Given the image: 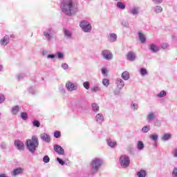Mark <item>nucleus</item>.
<instances>
[{
	"mask_svg": "<svg viewBox=\"0 0 177 177\" xmlns=\"http://www.w3.org/2000/svg\"><path fill=\"white\" fill-rule=\"evenodd\" d=\"M61 10L66 16H72L78 12V4L75 0H64L61 3Z\"/></svg>",
	"mask_w": 177,
	"mask_h": 177,
	"instance_id": "1",
	"label": "nucleus"
},
{
	"mask_svg": "<svg viewBox=\"0 0 177 177\" xmlns=\"http://www.w3.org/2000/svg\"><path fill=\"white\" fill-rule=\"evenodd\" d=\"M38 146H39V142H38V138L35 136H32V139L26 140V147L30 153H35Z\"/></svg>",
	"mask_w": 177,
	"mask_h": 177,
	"instance_id": "2",
	"label": "nucleus"
},
{
	"mask_svg": "<svg viewBox=\"0 0 177 177\" xmlns=\"http://www.w3.org/2000/svg\"><path fill=\"white\" fill-rule=\"evenodd\" d=\"M102 165H103V160L97 158L93 159L90 165L91 174H96Z\"/></svg>",
	"mask_w": 177,
	"mask_h": 177,
	"instance_id": "3",
	"label": "nucleus"
},
{
	"mask_svg": "<svg viewBox=\"0 0 177 177\" xmlns=\"http://www.w3.org/2000/svg\"><path fill=\"white\" fill-rule=\"evenodd\" d=\"M43 35L48 42H50L55 38V30L52 28H48L43 32Z\"/></svg>",
	"mask_w": 177,
	"mask_h": 177,
	"instance_id": "4",
	"label": "nucleus"
},
{
	"mask_svg": "<svg viewBox=\"0 0 177 177\" xmlns=\"http://www.w3.org/2000/svg\"><path fill=\"white\" fill-rule=\"evenodd\" d=\"M120 163L121 167L123 168H127V167H129V164H131L129 156L127 155H122L120 158Z\"/></svg>",
	"mask_w": 177,
	"mask_h": 177,
	"instance_id": "5",
	"label": "nucleus"
},
{
	"mask_svg": "<svg viewBox=\"0 0 177 177\" xmlns=\"http://www.w3.org/2000/svg\"><path fill=\"white\" fill-rule=\"evenodd\" d=\"M80 26L84 32H91V31H92V26L89 22L85 20L82 21Z\"/></svg>",
	"mask_w": 177,
	"mask_h": 177,
	"instance_id": "6",
	"label": "nucleus"
},
{
	"mask_svg": "<svg viewBox=\"0 0 177 177\" xmlns=\"http://www.w3.org/2000/svg\"><path fill=\"white\" fill-rule=\"evenodd\" d=\"M102 56L105 60L113 59V53L109 50H103L102 51Z\"/></svg>",
	"mask_w": 177,
	"mask_h": 177,
	"instance_id": "7",
	"label": "nucleus"
},
{
	"mask_svg": "<svg viewBox=\"0 0 177 177\" xmlns=\"http://www.w3.org/2000/svg\"><path fill=\"white\" fill-rule=\"evenodd\" d=\"M66 88L69 92H73V91H77L78 89V86L71 82H68L66 84Z\"/></svg>",
	"mask_w": 177,
	"mask_h": 177,
	"instance_id": "8",
	"label": "nucleus"
},
{
	"mask_svg": "<svg viewBox=\"0 0 177 177\" xmlns=\"http://www.w3.org/2000/svg\"><path fill=\"white\" fill-rule=\"evenodd\" d=\"M115 85L117 86L118 89H119V91H121L124 88V86H125V83H124V80H122V79L118 78L115 80Z\"/></svg>",
	"mask_w": 177,
	"mask_h": 177,
	"instance_id": "9",
	"label": "nucleus"
},
{
	"mask_svg": "<svg viewBox=\"0 0 177 177\" xmlns=\"http://www.w3.org/2000/svg\"><path fill=\"white\" fill-rule=\"evenodd\" d=\"M54 150L60 156H64V149L62 146L57 145H54Z\"/></svg>",
	"mask_w": 177,
	"mask_h": 177,
	"instance_id": "10",
	"label": "nucleus"
},
{
	"mask_svg": "<svg viewBox=\"0 0 177 177\" xmlns=\"http://www.w3.org/2000/svg\"><path fill=\"white\" fill-rule=\"evenodd\" d=\"M40 138L43 142H46V143H50V136L48 135L46 133H41L40 136Z\"/></svg>",
	"mask_w": 177,
	"mask_h": 177,
	"instance_id": "11",
	"label": "nucleus"
},
{
	"mask_svg": "<svg viewBox=\"0 0 177 177\" xmlns=\"http://www.w3.org/2000/svg\"><path fill=\"white\" fill-rule=\"evenodd\" d=\"M15 145L19 151H23L24 150V143L20 140H15Z\"/></svg>",
	"mask_w": 177,
	"mask_h": 177,
	"instance_id": "12",
	"label": "nucleus"
},
{
	"mask_svg": "<svg viewBox=\"0 0 177 177\" xmlns=\"http://www.w3.org/2000/svg\"><path fill=\"white\" fill-rule=\"evenodd\" d=\"M64 35L66 39H71L73 38V32L68 29H64Z\"/></svg>",
	"mask_w": 177,
	"mask_h": 177,
	"instance_id": "13",
	"label": "nucleus"
},
{
	"mask_svg": "<svg viewBox=\"0 0 177 177\" xmlns=\"http://www.w3.org/2000/svg\"><path fill=\"white\" fill-rule=\"evenodd\" d=\"M127 59L129 60V62H133V60L136 59V55L133 52L130 51L127 55Z\"/></svg>",
	"mask_w": 177,
	"mask_h": 177,
	"instance_id": "14",
	"label": "nucleus"
},
{
	"mask_svg": "<svg viewBox=\"0 0 177 177\" xmlns=\"http://www.w3.org/2000/svg\"><path fill=\"white\" fill-rule=\"evenodd\" d=\"M95 121L97 124H102L104 121V117L102 113H97L95 116Z\"/></svg>",
	"mask_w": 177,
	"mask_h": 177,
	"instance_id": "15",
	"label": "nucleus"
},
{
	"mask_svg": "<svg viewBox=\"0 0 177 177\" xmlns=\"http://www.w3.org/2000/svg\"><path fill=\"white\" fill-rule=\"evenodd\" d=\"M106 143L109 147H111L112 149L115 147L117 146V142L115 140H111V138H108L106 140Z\"/></svg>",
	"mask_w": 177,
	"mask_h": 177,
	"instance_id": "16",
	"label": "nucleus"
},
{
	"mask_svg": "<svg viewBox=\"0 0 177 177\" xmlns=\"http://www.w3.org/2000/svg\"><path fill=\"white\" fill-rule=\"evenodd\" d=\"M109 42H115L117 41V35L115 33H110L108 36Z\"/></svg>",
	"mask_w": 177,
	"mask_h": 177,
	"instance_id": "17",
	"label": "nucleus"
},
{
	"mask_svg": "<svg viewBox=\"0 0 177 177\" xmlns=\"http://www.w3.org/2000/svg\"><path fill=\"white\" fill-rule=\"evenodd\" d=\"M1 45L6 46L9 44V37L8 35L4 36L0 41Z\"/></svg>",
	"mask_w": 177,
	"mask_h": 177,
	"instance_id": "18",
	"label": "nucleus"
},
{
	"mask_svg": "<svg viewBox=\"0 0 177 177\" xmlns=\"http://www.w3.org/2000/svg\"><path fill=\"white\" fill-rule=\"evenodd\" d=\"M129 13L133 15V16H136V15H139V7H134L131 10H129Z\"/></svg>",
	"mask_w": 177,
	"mask_h": 177,
	"instance_id": "19",
	"label": "nucleus"
},
{
	"mask_svg": "<svg viewBox=\"0 0 177 177\" xmlns=\"http://www.w3.org/2000/svg\"><path fill=\"white\" fill-rule=\"evenodd\" d=\"M101 91H102V88H100V86L99 84H97L91 88V91L93 92V93L100 92Z\"/></svg>",
	"mask_w": 177,
	"mask_h": 177,
	"instance_id": "20",
	"label": "nucleus"
},
{
	"mask_svg": "<svg viewBox=\"0 0 177 177\" xmlns=\"http://www.w3.org/2000/svg\"><path fill=\"white\" fill-rule=\"evenodd\" d=\"M138 38H139L141 44H145L146 42V37H145V35H143V33L139 32H138Z\"/></svg>",
	"mask_w": 177,
	"mask_h": 177,
	"instance_id": "21",
	"label": "nucleus"
},
{
	"mask_svg": "<svg viewBox=\"0 0 177 177\" xmlns=\"http://www.w3.org/2000/svg\"><path fill=\"white\" fill-rule=\"evenodd\" d=\"M154 118H156V115L154 114V113H150L147 117V120L148 122H151V121H153Z\"/></svg>",
	"mask_w": 177,
	"mask_h": 177,
	"instance_id": "22",
	"label": "nucleus"
},
{
	"mask_svg": "<svg viewBox=\"0 0 177 177\" xmlns=\"http://www.w3.org/2000/svg\"><path fill=\"white\" fill-rule=\"evenodd\" d=\"M122 80H124V81H128V79L129 78V73L128 71H124L122 73Z\"/></svg>",
	"mask_w": 177,
	"mask_h": 177,
	"instance_id": "23",
	"label": "nucleus"
},
{
	"mask_svg": "<svg viewBox=\"0 0 177 177\" xmlns=\"http://www.w3.org/2000/svg\"><path fill=\"white\" fill-rule=\"evenodd\" d=\"M21 172H23V169L21 168L15 169L12 171V175L13 176H17V175H19V174H21Z\"/></svg>",
	"mask_w": 177,
	"mask_h": 177,
	"instance_id": "24",
	"label": "nucleus"
},
{
	"mask_svg": "<svg viewBox=\"0 0 177 177\" xmlns=\"http://www.w3.org/2000/svg\"><path fill=\"white\" fill-rule=\"evenodd\" d=\"M149 49L153 53H156V52H158V48L157 47V46L153 44L149 46Z\"/></svg>",
	"mask_w": 177,
	"mask_h": 177,
	"instance_id": "25",
	"label": "nucleus"
},
{
	"mask_svg": "<svg viewBox=\"0 0 177 177\" xmlns=\"http://www.w3.org/2000/svg\"><path fill=\"white\" fill-rule=\"evenodd\" d=\"M93 111H95V113H97L99 111V105L96 104V102H94L91 105Z\"/></svg>",
	"mask_w": 177,
	"mask_h": 177,
	"instance_id": "26",
	"label": "nucleus"
},
{
	"mask_svg": "<svg viewBox=\"0 0 177 177\" xmlns=\"http://www.w3.org/2000/svg\"><path fill=\"white\" fill-rule=\"evenodd\" d=\"M149 131H150V126L149 125L144 126L141 129V132L142 133H147V132H149Z\"/></svg>",
	"mask_w": 177,
	"mask_h": 177,
	"instance_id": "27",
	"label": "nucleus"
},
{
	"mask_svg": "<svg viewBox=\"0 0 177 177\" xmlns=\"http://www.w3.org/2000/svg\"><path fill=\"white\" fill-rule=\"evenodd\" d=\"M137 147L138 150L142 151L143 150V149H145V144H143V142L142 141H138L137 144Z\"/></svg>",
	"mask_w": 177,
	"mask_h": 177,
	"instance_id": "28",
	"label": "nucleus"
},
{
	"mask_svg": "<svg viewBox=\"0 0 177 177\" xmlns=\"http://www.w3.org/2000/svg\"><path fill=\"white\" fill-rule=\"evenodd\" d=\"M153 9L156 13H161V12H162V7L160 6H156Z\"/></svg>",
	"mask_w": 177,
	"mask_h": 177,
	"instance_id": "29",
	"label": "nucleus"
},
{
	"mask_svg": "<svg viewBox=\"0 0 177 177\" xmlns=\"http://www.w3.org/2000/svg\"><path fill=\"white\" fill-rule=\"evenodd\" d=\"M171 136V133H165L162 137V140H169Z\"/></svg>",
	"mask_w": 177,
	"mask_h": 177,
	"instance_id": "30",
	"label": "nucleus"
},
{
	"mask_svg": "<svg viewBox=\"0 0 177 177\" xmlns=\"http://www.w3.org/2000/svg\"><path fill=\"white\" fill-rule=\"evenodd\" d=\"M102 85L104 86H106V88L109 87V85H110V80L109 79H103L102 80Z\"/></svg>",
	"mask_w": 177,
	"mask_h": 177,
	"instance_id": "31",
	"label": "nucleus"
},
{
	"mask_svg": "<svg viewBox=\"0 0 177 177\" xmlns=\"http://www.w3.org/2000/svg\"><path fill=\"white\" fill-rule=\"evenodd\" d=\"M117 6L119 9H122V10H124V9H125V4H124V3L121 1L118 2Z\"/></svg>",
	"mask_w": 177,
	"mask_h": 177,
	"instance_id": "32",
	"label": "nucleus"
},
{
	"mask_svg": "<svg viewBox=\"0 0 177 177\" xmlns=\"http://www.w3.org/2000/svg\"><path fill=\"white\" fill-rule=\"evenodd\" d=\"M138 177H146V171L145 170H140L137 174Z\"/></svg>",
	"mask_w": 177,
	"mask_h": 177,
	"instance_id": "33",
	"label": "nucleus"
},
{
	"mask_svg": "<svg viewBox=\"0 0 177 177\" xmlns=\"http://www.w3.org/2000/svg\"><path fill=\"white\" fill-rule=\"evenodd\" d=\"M165 96H167V92L165 91H162L157 94L158 97H165Z\"/></svg>",
	"mask_w": 177,
	"mask_h": 177,
	"instance_id": "34",
	"label": "nucleus"
},
{
	"mask_svg": "<svg viewBox=\"0 0 177 177\" xmlns=\"http://www.w3.org/2000/svg\"><path fill=\"white\" fill-rule=\"evenodd\" d=\"M19 106H15L14 107H12V114H17L19 113Z\"/></svg>",
	"mask_w": 177,
	"mask_h": 177,
	"instance_id": "35",
	"label": "nucleus"
},
{
	"mask_svg": "<svg viewBox=\"0 0 177 177\" xmlns=\"http://www.w3.org/2000/svg\"><path fill=\"white\" fill-rule=\"evenodd\" d=\"M83 86L85 88V89H89L91 88V84H89V82H84L83 83Z\"/></svg>",
	"mask_w": 177,
	"mask_h": 177,
	"instance_id": "36",
	"label": "nucleus"
},
{
	"mask_svg": "<svg viewBox=\"0 0 177 177\" xmlns=\"http://www.w3.org/2000/svg\"><path fill=\"white\" fill-rule=\"evenodd\" d=\"M140 74H141L142 76L147 75V70H146V68H142L140 69Z\"/></svg>",
	"mask_w": 177,
	"mask_h": 177,
	"instance_id": "37",
	"label": "nucleus"
},
{
	"mask_svg": "<svg viewBox=\"0 0 177 177\" xmlns=\"http://www.w3.org/2000/svg\"><path fill=\"white\" fill-rule=\"evenodd\" d=\"M138 107H139V106H138V104L132 103V104H131V110H133V111L138 110Z\"/></svg>",
	"mask_w": 177,
	"mask_h": 177,
	"instance_id": "38",
	"label": "nucleus"
},
{
	"mask_svg": "<svg viewBox=\"0 0 177 177\" xmlns=\"http://www.w3.org/2000/svg\"><path fill=\"white\" fill-rule=\"evenodd\" d=\"M43 161L44 162H45L46 164H48V162H49L50 161V158H49L48 156H45L43 158Z\"/></svg>",
	"mask_w": 177,
	"mask_h": 177,
	"instance_id": "39",
	"label": "nucleus"
},
{
	"mask_svg": "<svg viewBox=\"0 0 177 177\" xmlns=\"http://www.w3.org/2000/svg\"><path fill=\"white\" fill-rule=\"evenodd\" d=\"M21 118H22V120H27V118H28V116L27 115L26 113L22 112L21 113Z\"/></svg>",
	"mask_w": 177,
	"mask_h": 177,
	"instance_id": "40",
	"label": "nucleus"
},
{
	"mask_svg": "<svg viewBox=\"0 0 177 177\" xmlns=\"http://www.w3.org/2000/svg\"><path fill=\"white\" fill-rule=\"evenodd\" d=\"M61 133H60V131H55L54 133V137L56 138V139H59V138L61 136Z\"/></svg>",
	"mask_w": 177,
	"mask_h": 177,
	"instance_id": "41",
	"label": "nucleus"
},
{
	"mask_svg": "<svg viewBox=\"0 0 177 177\" xmlns=\"http://www.w3.org/2000/svg\"><path fill=\"white\" fill-rule=\"evenodd\" d=\"M151 140H154L156 142L158 139V136L157 134H152L151 136Z\"/></svg>",
	"mask_w": 177,
	"mask_h": 177,
	"instance_id": "42",
	"label": "nucleus"
},
{
	"mask_svg": "<svg viewBox=\"0 0 177 177\" xmlns=\"http://www.w3.org/2000/svg\"><path fill=\"white\" fill-rule=\"evenodd\" d=\"M57 59H63L64 57V54L60 52L57 53Z\"/></svg>",
	"mask_w": 177,
	"mask_h": 177,
	"instance_id": "43",
	"label": "nucleus"
},
{
	"mask_svg": "<svg viewBox=\"0 0 177 177\" xmlns=\"http://www.w3.org/2000/svg\"><path fill=\"white\" fill-rule=\"evenodd\" d=\"M62 68H63V70H68V64L64 63L61 65Z\"/></svg>",
	"mask_w": 177,
	"mask_h": 177,
	"instance_id": "44",
	"label": "nucleus"
},
{
	"mask_svg": "<svg viewBox=\"0 0 177 177\" xmlns=\"http://www.w3.org/2000/svg\"><path fill=\"white\" fill-rule=\"evenodd\" d=\"M40 125H41V124L39 123V121H38V120L33 121V126L34 127H37V128H39Z\"/></svg>",
	"mask_w": 177,
	"mask_h": 177,
	"instance_id": "45",
	"label": "nucleus"
},
{
	"mask_svg": "<svg viewBox=\"0 0 177 177\" xmlns=\"http://www.w3.org/2000/svg\"><path fill=\"white\" fill-rule=\"evenodd\" d=\"M172 176L177 177V167H174L172 171Z\"/></svg>",
	"mask_w": 177,
	"mask_h": 177,
	"instance_id": "46",
	"label": "nucleus"
},
{
	"mask_svg": "<svg viewBox=\"0 0 177 177\" xmlns=\"http://www.w3.org/2000/svg\"><path fill=\"white\" fill-rule=\"evenodd\" d=\"M5 102V95L0 94V103H3Z\"/></svg>",
	"mask_w": 177,
	"mask_h": 177,
	"instance_id": "47",
	"label": "nucleus"
},
{
	"mask_svg": "<svg viewBox=\"0 0 177 177\" xmlns=\"http://www.w3.org/2000/svg\"><path fill=\"white\" fill-rule=\"evenodd\" d=\"M24 78V74L21 73L17 75V80L18 81H20L21 80H23Z\"/></svg>",
	"mask_w": 177,
	"mask_h": 177,
	"instance_id": "48",
	"label": "nucleus"
},
{
	"mask_svg": "<svg viewBox=\"0 0 177 177\" xmlns=\"http://www.w3.org/2000/svg\"><path fill=\"white\" fill-rule=\"evenodd\" d=\"M56 55L55 54H50L47 55V59H55Z\"/></svg>",
	"mask_w": 177,
	"mask_h": 177,
	"instance_id": "49",
	"label": "nucleus"
},
{
	"mask_svg": "<svg viewBox=\"0 0 177 177\" xmlns=\"http://www.w3.org/2000/svg\"><path fill=\"white\" fill-rule=\"evenodd\" d=\"M57 160L58 161L59 164L61 165H64V161L63 160L60 159V158H57Z\"/></svg>",
	"mask_w": 177,
	"mask_h": 177,
	"instance_id": "50",
	"label": "nucleus"
},
{
	"mask_svg": "<svg viewBox=\"0 0 177 177\" xmlns=\"http://www.w3.org/2000/svg\"><path fill=\"white\" fill-rule=\"evenodd\" d=\"M154 3L156 5H160V3H162V0H152Z\"/></svg>",
	"mask_w": 177,
	"mask_h": 177,
	"instance_id": "51",
	"label": "nucleus"
},
{
	"mask_svg": "<svg viewBox=\"0 0 177 177\" xmlns=\"http://www.w3.org/2000/svg\"><path fill=\"white\" fill-rule=\"evenodd\" d=\"M28 91L30 93H32V95H34V93H35V90L34 89V88H30Z\"/></svg>",
	"mask_w": 177,
	"mask_h": 177,
	"instance_id": "52",
	"label": "nucleus"
},
{
	"mask_svg": "<svg viewBox=\"0 0 177 177\" xmlns=\"http://www.w3.org/2000/svg\"><path fill=\"white\" fill-rule=\"evenodd\" d=\"M162 49H167V48H168V44H167V43H163V44H162Z\"/></svg>",
	"mask_w": 177,
	"mask_h": 177,
	"instance_id": "53",
	"label": "nucleus"
},
{
	"mask_svg": "<svg viewBox=\"0 0 177 177\" xmlns=\"http://www.w3.org/2000/svg\"><path fill=\"white\" fill-rule=\"evenodd\" d=\"M173 156H174V157H177V148H175L173 150Z\"/></svg>",
	"mask_w": 177,
	"mask_h": 177,
	"instance_id": "54",
	"label": "nucleus"
},
{
	"mask_svg": "<svg viewBox=\"0 0 177 177\" xmlns=\"http://www.w3.org/2000/svg\"><path fill=\"white\" fill-rule=\"evenodd\" d=\"M0 147H1V149H6V144H5V142H2L0 145Z\"/></svg>",
	"mask_w": 177,
	"mask_h": 177,
	"instance_id": "55",
	"label": "nucleus"
},
{
	"mask_svg": "<svg viewBox=\"0 0 177 177\" xmlns=\"http://www.w3.org/2000/svg\"><path fill=\"white\" fill-rule=\"evenodd\" d=\"M42 55H43V56H46V55H48V51L47 50H43Z\"/></svg>",
	"mask_w": 177,
	"mask_h": 177,
	"instance_id": "56",
	"label": "nucleus"
},
{
	"mask_svg": "<svg viewBox=\"0 0 177 177\" xmlns=\"http://www.w3.org/2000/svg\"><path fill=\"white\" fill-rule=\"evenodd\" d=\"M102 73L104 74V75L106 74V69L105 68L102 69Z\"/></svg>",
	"mask_w": 177,
	"mask_h": 177,
	"instance_id": "57",
	"label": "nucleus"
},
{
	"mask_svg": "<svg viewBox=\"0 0 177 177\" xmlns=\"http://www.w3.org/2000/svg\"><path fill=\"white\" fill-rule=\"evenodd\" d=\"M160 123L159 122H156L155 123V127H160Z\"/></svg>",
	"mask_w": 177,
	"mask_h": 177,
	"instance_id": "58",
	"label": "nucleus"
},
{
	"mask_svg": "<svg viewBox=\"0 0 177 177\" xmlns=\"http://www.w3.org/2000/svg\"><path fill=\"white\" fill-rule=\"evenodd\" d=\"M115 95H120V91H115Z\"/></svg>",
	"mask_w": 177,
	"mask_h": 177,
	"instance_id": "59",
	"label": "nucleus"
},
{
	"mask_svg": "<svg viewBox=\"0 0 177 177\" xmlns=\"http://www.w3.org/2000/svg\"><path fill=\"white\" fill-rule=\"evenodd\" d=\"M2 68H3V66H2V65L0 64V71H2Z\"/></svg>",
	"mask_w": 177,
	"mask_h": 177,
	"instance_id": "60",
	"label": "nucleus"
},
{
	"mask_svg": "<svg viewBox=\"0 0 177 177\" xmlns=\"http://www.w3.org/2000/svg\"><path fill=\"white\" fill-rule=\"evenodd\" d=\"M10 37L11 38H15V35H11Z\"/></svg>",
	"mask_w": 177,
	"mask_h": 177,
	"instance_id": "61",
	"label": "nucleus"
},
{
	"mask_svg": "<svg viewBox=\"0 0 177 177\" xmlns=\"http://www.w3.org/2000/svg\"><path fill=\"white\" fill-rule=\"evenodd\" d=\"M154 146H157V142H155V143H154Z\"/></svg>",
	"mask_w": 177,
	"mask_h": 177,
	"instance_id": "62",
	"label": "nucleus"
},
{
	"mask_svg": "<svg viewBox=\"0 0 177 177\" xmlns=\"http://www.w3.org/2000/svg\"><path fill=\"white\" fill-rule=\"evenodd\" d=\"M0 115H1V113H0Z\"/></svg>",
	"mask_w": 177,
	"mask_h": 177,
	"instance_id": "63",
	"label": "nucleus"
}]
</instances>
